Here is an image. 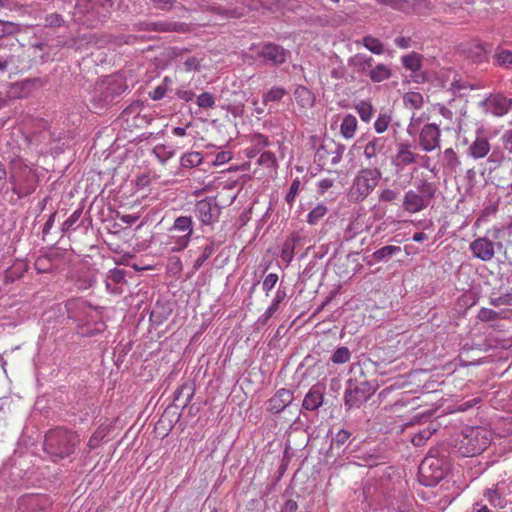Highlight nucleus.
<instances>
[{
  "label": "nucleus",
  "mask_w": 512,
  "mask_h": 512,
  "mask_svg": "<svg viewBox=\"0 0 512 512\" xmlns=\"http://www.w3.org/2000/svg\"><path fill=\"white\" fill-rule=\"evenodd\" d=\"M356 110H357L361 120L364 122H369L374 113V108H373L372 104L367 101H360L356 105Z\"/></svg>",
  "instance_id": "44"
},
{
  "label": "nucleus",
  "mask_w": 512,
  "mask_h": 512,
  "mask_svg": "<svg viewBox=\"0 0 512 512\" xmlns=\"http://www.w3.org/2000/svg\"><path fill=\"white\" fill-rule=\"evenodd\" d=\"M328 212L326 205L320 203L314 207L307 215V223L316 225Z\"/></svg>",
  "instance_id": "40"
},
{
  "label": "nucleus",
  "mask_w": 512,
  "mask_h": 512,
  "mask_svg": "<svg viewBox=\"0 0 512 512\" xmlns=\"http://www.w3.org/2000/svg\"><path fill=\"white\" fill-rule=\"evenodd\" d=\"M401 252L400 246H394V245H387L384 247H381L377 249L373 254L372 257L377 262L387 260L388 258L392 257L393 255H396Z\"/></svg>",
  "instance_id": "35"
},
{
  "label": "nucleus",
  "mask_w": 512,
  "mask_h": 512,
  "mask_svg": "<svg viewBox=\"0 0 512 512\" xmlns=\"http://www.w3.org/2000/svg\"><path fill=\"white\" fill-rule=\"evenodd\" d=\"M89 43L90 37H87L86 35L79 36V37H72L68 40H66L63 43V47L72 48L75 50L81 49L83 42Z\"/></svg>",
  "instance_id": "50"
},
{
  "label": "nucleus",
  "mask_w": 512,
  "mask_h": 512,
  "mask_svg": "<svg viewBox=\"0 0 512 512\" xmlns=\"http://www.w3.org/2000/svg\"><path fill=\"white\" fill-rule=\"evenodd\" d=\"M299 239L298 235L293 234L285 240L281 250V258L283 261L290 263L293 260L294 250Z\"/></svg>",
  "instance_id": "28"
},
{
  "label": "nucleus",
  "mask_w": 512,
  "mask_h": 512,
  "mask_svg": "<svg viewBox=\"0 0 512 512\" xmlns=\"http://www.w3.org/2000/svg\"><path fill=\"white\" fill-rule=\"evenodd\" d=\"M112 6L111 0H77L76 10L87 17L86 21L99 22L106 18Z\"/></svg>",
  "instance_id": "8"
},
{
  "label": "nucleus",
  "mask_w": 512,
  "mask_h": 512,
  "mask_svg": "<svg viewBox=\"0 0 512 512\" xmlns=\"http://www.w3.org/2000/svg\"><path fill=\"white\" fill-rule=\"evenodd\" d=\"M105 436H106V433L104 430H101V429L96 430L88 440L87 445H88L89 449L93 450V449L97 448L100 445V443L102 442V440L105 438Z\"/></svg>",
  "instance_id": "54"
},
{
  "label": "nucleus",
  "mask_w": 512,
  "mask_h": 512,
  "mask_svg": "<svg viewBox=\"0 0 512 512\" xmlns=\"http://www.w3.org/2000/svg\"><path fill=\"white\" fill-rule=\"evenodd\" d=\"M297 509H298L297 502L292 499H289V500L285 501L280 512H296Z\"/></svg>",
  "instance_id": "64"
},
{
  "label": "nucleus",
  "mask_w": 512,
  "mask_h": 512,
  "mask_svg": "<svg viewBox=\"0 0 512 512\" xmlns=\"http://www.w3.org/2000/svg\"><path fill=\"white\" fill-rule=\"evenodd\" d=\"M128 88L125 80L116 75H110L98 81L91 92V103L94 109L102 110L118 101V98Z\"/></svg>",
  "instance_id": "2"
},
{
  "label": "nucleus",
  "mask_w": 512,
  "mask_h": 512,
  "mask_svg": "<svg viewBox=\"0 0 512 512\" xmlns=\"http://www.w3.org/2000/svg\"><path fill=\"white\" fill-rule=\"evenodd\" d=\"M215 104L214 96L209 92H203L197 97V105L200 108H212Z\"/></svg>",
  "instance_id": "49"
},
{
  "label": "nucleus",
  "mask_w": 512,
  "mask_h": 512,
  "mask_svg": "<svg viewBox=\"0 0 512 512\" xmlns=\"http://www.w3.org/2000/svg\"><path fill=\"white\" fill-rule=\"evenodd\" d=\"M63 23V18L58 13H52L45 17V25L47 27H59Z\"/></svg>",
  "instance_id": "58"
},
{
  "label": "nucleus",
  "mask_w": 512,
  "mask_h": 512,
  "mask_svg": "<svg viewBox=\"0 0 512 512\" xmlns=\"http://www.w3.org/2000/svg\"><path fill=\"white\" fill-rule=\"evenodd\" d=\"M483 496L487 499L489 504L495 508L504 509L507 505L506 499L497 489L488 488L484 491Z\"/></svg>",
  "instance_id": "33"
},
{
  "label": "nucleus",
  "mask_w": 512,
  "mask_h": 512,
  "mask_svg": "<svg viewBox=\"0 0 512 512\" xmlns=\"http://www.w3.org/2000/svg\"><path fill=\"white\" fill-rule=\"evenodd\" d=\"M374 59L366 54L358 53L348 59V65L361 75H368Z\"/></svg>",
  "instance_id": "22"
},
{
  "label": "nucleus",
  "mask_w": 512,
  "mask_h": 512,
  "mask_svg": "<svg viewBox=\"0 0 512 512\" xmlns=\"http://www.w3.org/2000/svg\"><path fill=\"white\" fill-rule=\"evenodd\" d=\"M278 282V275L276 273L268 274L262 283V288L266 292V295L275 287Z\"/></svg>",
  "instance_id": "55"
},
{
  "label": "nucleus",
  "mask_w": 512,
  "mask_h": 512,
  "mask_svg": "<svg viewBox=\"0 0 512 512\" xmlns=\"http://www.w3.org/2000/svg\"><path fill=\"white\" fill-rule=\"evenodd\" d=\"M362 44L373 54L381 55L384 53L383 43L378 38H375L371 35L364 36L362 39Z\"/></svg>",
  "instance_id": "39"
},
{
  "label": "nucleus",
  "mask_w": 512,
  "mask_h": 512,
  "mask_svg": "<svg viewBox=\"0 0 512 512\" xmlns=\"http://www.w3.org/2000/svg\"><path fill=\"white\" fill-rule=\"evenodd\" d=\"M287 94L286 90L282 87H272L263 95V102H277L280 101Z\"/></svg>",
  "instance_id": "45"
},
{
  "label": "nucleus",
  "mask_w": 512,
  "mask_h": 512,
  "mask_svg": "<svg viewBox=\"0 0 512 512\" xmlns=\"http://www.w3.org/2000/svg\"><path fill=\"white\" fill-rule=\"evenodd\" d=\"M287 297L286 288L285 287H279L276 291V294L272 300V303L270 306L266 309L264 314H262L258 320L257 323L261 325H266L270 318L275 314V312L279 309L280 303H282L285 298Z\"/></svg>",
  "instance_id": "23"
},
{
  "label": "nucleus",
  "mask_w": 512,
  "mask_h": 512,
  "mask_svg": "<svg viewBox=\"0 0 512 512\" xmlns=\"http://www.w3.org/2000/svg\"><path fill=\"white\" fill-rule=\"evenodd\" d=\"M186 71H198L200 68V61L196 57H190L184 62Z\"/></svg>",
  "instance_id": "63"
},
{
  "label": "nucleus",
  "mask_w": 512,
  "mask_h": 512,
  "mask_svg": "<svg viewBox=\"0 0 512 512\" xmlns=\"http://www.w3.org/2000/svg\"><path fill=\"white\" fill-rule=\"evenodd\" d=\"M22 30L21 25L11 21L0 20V40H12L10 36L20 33Z\"/></svg>",
  "instance_id": "29"
},
{
  "label": "nucleus",
  "mask_w": 512,
  "mask_h": 512,
  "mask_svg": "<svg viewBox=\"0 0 512 512\" xmlns=\"http://www.w3.org/2000/svg\"><path fill=\"white\" fill-rule=\"evenodd\" d=\"M496 65L504 69H512V51L498 47L493 56Z\"/></svg>",
  "instance_id": "31"
},
{
  "label": "nucleus",
  "mask_w": 512,
  "mask_h": 512,
  "mask_svg": "<svg viewBox=\"0 0 512 512\" xmlns=\"http://www.w3.org/2000/svg\"><path fill=\"white\" fill-rule=\"evenodd\" d=\"M172 232H180L182 235L176 239V246L172 248L173 251H181L185 249L193 234V221L190 216H180L174 220L172 227L169 229Z\"/></svg>",
  "instance_id": "12"
},
{
  "label": "nucleus",
  "mask_w": 512,
  "mask_h": 512,
  "mask_svg": "<svg viewBox=\"0 0 512 512\" xmlns=\"http://www.w3.org/2000/svg\"><path fill=\"white\" fill-rule=\"evenodd\" d=\"M385 139L383 137H374L364 148V156L367 159L375 158L376 155L384 149Z\"/></svg>",
  "instance_id": "30"
},
{
  "label": "nucleus",
  "mask_w": 512,
  "mask_h": 512,
  "mask_svg": "<svg viewBox=\"0 0 512 512\" xmlns=\"http://www.w3.org/2000/svg\"><path fill=\"white\" fill-rule=\"evenodd\" d=\"M357 128V119L355 116L348 114L346 115L340 125V132L346 139H350L354 136Z\"/></svg>",
  "instance_id": "32"
},
{
  "label": "nucleus",
  "mask_w": 512,
  "mask_h": 512,
  "mask_svg": "<svg viewBox=\"0 0 512 512\" xmlns=\"http://www.w3.org/2000/svg\"><path fill=\"white\" fill-rule=\"evenodd\" d=\"M193 212L202 225L211 226L218 222L221 215V206L216 198L206 197L196 202Z\"/></svg>",
  "instance_id": "10"
},
{
  "label": "nucleus",
  "mask_w": 512,
  "mask_h": 512,
  "mask_svg": "<svg viewBox=\"0 0 512 512\" xmlns=\"http://www.w3.org/2000/svg\"><path fill=\"white\" fill-rule=\"evenodd\" d=\"M496 247L501 249L503 245L501 242H493L487 236L479 237L469 245L472 255L483 262H489L494 258Z\"/></svg>",
  "instance_id": "13"
},
{
  "label": "nucleus",
  "mask_w": 512,
  "mask_h": 512,
  "mask_svg": "<svg viewBox=\"0 0 512 512\" xmlns=\"http://www.w3.org/2000/svg\"><path fill=\"white\" fill-rule=\"evenodd\" d=\"M325 386L314 384L305 394L302 401V410L316 411L324 404Z\"/></svg>",
  "instance_id": "18"
},
{
  "label": "nucleus",
  "mask_w": 512,
  "mask_h": 512,
  "mask_svg": "<svg viewBox=\"0 0 512 512\" xmlns=\"http://www.w3.org/2000/svg\"><path fill=\"white\" fill-rule=\"evenodd\" d=\"M21 47L17 39L0 40V74L17 69L20 64Z\"/></svg>",
  "instance_id": "9"
},
{
  "label": "nucleus",
  "mask_w": 512,
  "mask_h": 512,
  "mask_svg": "<svg viewBox=\"0 0 512 512\" xmlns=\"http://www.w3.org/2000/svg\"><path fill=\"white\" fill-rule=\"evenodd\" d=\"M392 77V70L386 64L380 63L372 66L369 78L374 83H379Z\"/></svg>",
  "instance_id": "27"
},
{
  "label": "nucleus",
  "mask_w": 512,
  "mask_h": 512,
  "mask_svg": "<svg viewBox=\"0 0 512 512\" xmlns=\"http://www.w3.org/2000/svg\"><path fill=\"white\" fill-rule=\"evenodd\" d=\"M80 443L79 435L67 428L56 427L49 430L44 439V451L53 462L71 456Z\"/></svg>",
  "instance_id": "1"
},
{
  "label": "nucleus",
  "mask_w": 512,
  "mask_h": 512,
  "mask_svg": "<svg viewBox=\"0 0 512 512\" xmlns=\"http://www.w3.org/2000/svg\"><path fill=\"white\" fill-rule=\"evenodd\" d=\"M126 270L113 268L109 270L105 279V286L109 293L119 295L123 293V284L125 283Z\"/></svg>",
  "instance_id": "20"
},
{
  "label": "nucleus",
  "mask_w": 512,
  "mask_h": 512,
  "mask_svg": "<svg viewBox=\"0 0 512 512\" xmlns=\"http://www.w3.org/2000/svg\"><path fill=\"white\" fill-rule=\"evenodd\" d=\"M293 401L294 392L287 388H280L266 401V410L272 414H279Z\"/></svg>",
  "instance_id": "16"
},
{
  "label": "nucleus",
  "mask_w": 512,
  "mask_h": 512,
  "mask_svg": "<svg viewBox=\"0 0 512 512\" xmlns=\"http://www.w3.org/2000/svg\"><path fill=\"white\" fill-rule=\"evenodd\" d=\"M378 3L390 6L395 10H405L408 3L405 0H376Z\"/></svg>",
  "instance_id": "57"
},
{
  "label": "nucleus",
  "mask_w": 512,
  "mask_h": 512,
  "mask_svg": "<svg viewBox=\"0 0 512 512\" xmlns=\"http://www.w3.org/2000/svg\"><path fill=\"white\" fill-rule=\"evenodd\" d=\"M82 215V208L76 209L62 224V232L67 233L76 230L79 225L77 224Z\"/></svg>",
  "instance_id": "42"
},
{
  "label": "nucleus",
  "mask_w": 512,
  "mask_h": 512,
  "mask_svg": "<svg viewBox=\"0 0 512 512\" xmlns=\"http://www.w3.org/2000/svg\"><path fill=\"white\" fill-rule=\"evenodd\" d=\"M296 102L303 108L312 107L315 103V96L310 89L299 85L294 91Z\"/></svg>",
  "instance_id": "25"
},
{
  "label": "nucleus",
  "mask_w": 512,
  "mask_h": 512,
  "mask_svg": "<svg viewBox=\"0 0 512 512\" xmlns=\"http://www.w3.org/2000/svg\"><path fill=\"white\" fill-rule=\"evenodd\" d=\"M437 192V185L425 178L417 179L414 182V189L406 191L402 207L410 213L415 214L426 209L434 200Z\"/></svg>",
  "instance_id": "3"
},
{
  "label": "nucleus",
  "mask_w": 512,
  "mask_h": 512,
  "mask_svg": "<svg viewBox=\"0 0 512 512\" xmlns=\"http://www.w3.org/2000/svg\"><path fill=\"white\" fill-rule=\"evenodd\" d=\"M381 176V171L378 168L360 169L348 189V201L353 204H358L367 199L378 186Z\"/></svg>",
  "instance_id": "4"
},
{
  "label": "nucleus",
  "mask_w": 512,
  "mask_h": 512,
  "mask_svg": "<svg viewBox=\"0 0 512 512\" xmlns=\"http://www.w3.org/2000/svg\"><path fill=\"white\" fill-rule=\"evenodd\" d=\"M403 100L414 109H419L423 105V97L419 92H408L404 95Z\"/></svg>",
  "instance_id": "47"
},
{
  "label": "nucleus",
  "mask_w": 512,
  "mask_h": 512,
  "mask_svg": "<svg viewBox=\"0 0 512 512\" xmlns=\"http://www.w3.org/2000/svg\"><path fill=\"white\" fill-rule=\"evenodd\" d=\"M334 185V180L330 178H324L321 179L317 186H318V193L324 194L326 191H328L331 187Z\"/></svg>",
  "instance_id": "61"
},
{
  "label": "nucleus",
  "mask_w": 512,
  "mask_h": 512,
  "mask_svg": "<svg viewBox=\"0 0 512 512\" xmlns=\"http://www.w3.org/2000/svg\"><path fill=\"white\" fill-rule=\"evenodd\" d=\"M499 317V312L489 309L481 308L478 312L477 318L482 322H490Z\"/></svg>",
  "instance_id": "51"
},
{
  "label": "nucleus",
  "mask_w": 512,
  "mask_h": 512,
  "mask_svg": "<svg viewBox=\"0 0 512 512\" xmlns=\"http://www.w3.org/2000/svg\"><path fill=\"white\" fill-rule=\"evenodd\" d=\"M397 152L391 159V164L397 171H402L405 167L415 164L418 155L411 151V144L408 142H399L396 144Z\"/></svg>",
  "instance_id": "17"
},
{
  "label": "nucleus",
  "mask_w": 512,
  "mask_h": 512,
  "mask_svg": "<svg viewBox=\"0 0 512 512\" xmlns=\"http://www.w3.org/2000/svg\"><path fill=\"white\" fill-rule=\"evenodd\" d=\"M232 159V154L229 151H221L216 155L213 164L218 166L227 163Z\"/></svg>",
  "instance_id": "60"
},
{
  "label": "nucleus",
  "mask_w": 512,
  "mask_h": 512,
  "mask_svg": "<svg viewBox=\"0 0 512 512\" xmlns=\"http://www.w3.org/2000/svg\"><path fill=\"white\" fill-rule=\"evenodd\" d=\"M169 84H172V79L164 77L162 83L149 92V97L154 101L161 100L166 95Z\"/></svg>",
  "instance_id": "43"
},
{
  "label": "nucleus",
  "mask_w": 512,
  "mask_h": 512,
  "mask_svg": "<svg viewBox=\"0 0 512 512\" xmlns=\"http://www.w3.org/2000/svg\"><path fill=\"white\" fill-rule=\"evenodd\" d=\"M351 437V433L348 430L340 429L335 436L331 440L330 448L327 452L328 456H340V452L336 454L334 451L339 450L343 445H345Z\"/></svg>",
  "instance_id": "26"
},
{
  "label": "nucleus",
  "mask_w": 512,
  "mask_h": 512,
  "mask_svg": "<svg viewBox=\"0 0 512 512\" xmlns=\"http://www.w3.org/2000/svg\"><path fill=\"white\" fill-rule=\"evenodd\" d=\"M249 50L255 53V60L267 67H279L291 56L290 50L273 42L252 44Z\"/></svg>",
  "instance_id": "6"
},
{
  "label": "nucleus",
  "mask_w": 512,
  "mask_h": 512,
  "mask_svg": "<svg viewBox=\"0 0 512 512\" xmlns=\"http://www.w3.org/2000/svg\"><path fill=\"white\" fill-rule=\"evenodd\" d=\"M195 394V386L191 382H185L180 385L174 392V405L181 406L184 409L192 400Z\"/></svg>",
  "instance_id": "21"
},
{
  "label": "nucleus",
  "mask_w": 512,
  "mask_h": 512,
  "mask_svg": "<svg viewBox=\"0 0 512 512\" xmlns=\"http://www.w3.org/2000/svg\"><path fill=\"white\" fill-rule=\"evenodd\" d=\"M431 435L432 433L429 430L420 431L413 435L411 441L415 446H421Z\"/></svg>",
  "instance_id": "59"
},
{
  "label": "nucleus",
  "mask_w": 512,
  "mask_h": 512,
  "mask_svg": "<svg viewBox=\"0 0 512 512\" xmlns=\"http://www.w3.org/2000/svg\"><path fill=\"white\" fill-rule=\"evenodd\" d=\"M345 149L346 146L344 144L333 139L324 140L315 153V161L321 165L330 162L331 165L335 166L340 163Z\"/></svg>",
  "instance_id": "11"
},
{
  "label": "nucleus",
  "mask_w": 512,
  "mask_h": 512,
  "mask_svg": "<svg viewBox=\"0 0 512 512\" xmlns=\"http://www.w3.org/2000/svg\"><path fill=\"white\" fill-rule=\"evenodd\" d=\"M398 196L399 192L397 190L385 188L379 194V201L384 203H392L398 198Z\"/></svg>",
  "instance_id": "53"
},
{
  "label": "nucleus",
  "mask_w": 512,
  "mask_h": 512,
  "mask_svg": "<svg viewBox=\"0 0 512 512\" xmlns=\"http://www.w3.org/2000/svg\"><path fill=\"white\" fill-rule=\"evenodd\" d=\"M489 302L494 307H499L503 305L510 306L512 305V292L503 294L499 297H491Z\"/></svg>",
  "instance_id": "52"
},
{
  "label": "nucleus",
  "mask_w": 512,
  "mask_h": 512,
  "mask_svg": "<svg viewBox=\"0 0 512 512\" xmlns=\"http://www.w3.org/2000/svg\"><path fill=\"white\" fill-rule=\"evenodd\" d=\"M490 143L484 137H477L468 148V155L473 159H482L488 155L490 151Z\"/></svg>",
  "instance_id": "24"
},
{
  "label": "nucleus",
  "mask_w": 512,
  "mask_h": 512,
  "mask_svg": "<svg viewBox=\"0 0 512 512\" xmlns=\"http://www.w3.org/2000/svg\"><path fill=\"white\" fill-rule=\"evenodd\" d=\"M480 107L494 116H503L507 114L506 97L502 94H490L480 102Z\"/></svg>",
  "instance_id": "19"
},
{
  "label": "nucleus",
  "mask_w": 512,
  "mask_h": 512,
  "mask_svg": "<svg viewBox=\"0 0 512 512\" xmlns=\"http://www.w3.org/2000/svg\"><path fill=\"white\" fill-rule=\"evenodd\" d=\"M203 161L202 154L200 152L192 151L185 153L180 159V165L183 168H193L200 165Z\"/></svg>",
  "instance_id": "38"
},
{
  "label": "nucleus",
  "mask_w": 512,
  "mask_h": 512,
  "mask_svg": "<svg viewBox=\"0 0 512 512\" xmlns=\"http://www.w3.org/2000/svg\"><path fill=\"white\" fill-rule=\"evenodd\" d=\"M419 133V145L425 152H431L440 145L441 131L434 123L425 124Z\"/></svg>",
  "instance_id": "15"
},
{
  "label": "nucleus",
  "mask_w": 512,
  "mask_h": 512,
  "mask_svg": "<svg viewBox=\"0 0 512 512\" xmlns=\"http://www.w3.org/2000/svg\"><path fill=\"white\" fill-rule=\"evenodd\" d=\"M217 244L214 240H210L209 243L203 248L201 255L195 260L193 264V270L198 271L206 260H208L215 252Z\"/></svg>",
  "instance_id": "34"
},
{
  "label": "nucleus",
  "mask_w": 512,
  "mask_h": 512,
  "mask_svg": "<svg viewBox=\"0 0 512 512\" xmlns=\"http://www.w3.org/2000/svg\"><path fill=\"white\" fill-rule=\"evenodd\" d=\"M423 121V117H416L415 114L412 115L411 119H410V123L407 127V133L410 135V136H414L416 135L420 130L418 129L419 128V125L422 123Z\"/></svg>",
  "instance_id": "56"
},
{
  "label": "nucleus",
  "mask_w": 512,
  "mask_h": 512,
  "mask_svg": "<svg viewBox=\"0 0 512 512\" xmlns=\"http://www.w3.org/2000/svg\"><path fill=\"white\" fill-rule=\"evenodd\" d=\"M419 482L426 487L436 486L446 474L442 462L438 458L428 455L419 465Z\"/></svg>",
  "instance_id": "7"
},
{
  "label": "nucleus",
  "mask_w": 512,
  "mask_h": 512,
  "mask_svg": "<svg viewBox=\"0 0 512 512\" xmlns=\"http://www.w3.org/2000/svg\"><path fill=\"white\" fill-rule=\"evenodd\" d=\"M421 58L422 57L420 54H418L416 52H412L408 55L402 56L401 61H402L403 66L407 70L416 72L421 69V66H422Z\"/></svg>",
  "instance_id": "37"
},
{
  "label": "nucleus",
  "mask_w": 512,
  "mask_h": 512,
  "mask_svg": "<svg viewBox=\"0 0 512 512\" xmlns=\"http://www.w3.org/2000/svg\"><path fill=\"white\" fill-rule=\"evenodd\" d=\"M300 186H301V182L299 180V178H295L292 183H291V186L289 188V191L287 192L286 196H285V201L287 202V204L291 207L294 203V200L300 190Z\"/></svg>",
  "instance_id": "48"
},
{
  "label": "nucleus",
  "mask_w": 512,
  "mask_h": 512,
  "mask_svg": "<svg viewBox=\"0 0 512 512\" xmlns=\"http://www.w3.org/2000/svg\"><path fill=\"white\" fill-rule=\"evenodd\" d=\"M137 31H154V32H178L186 33L189 31V25L183 22H169V21H157V22H139L135 24Z\"/></svg>",
  "instance_id": "14"
},
{
  "label": "nucleus",
  "mask_w": 512,
  "mask_h": 512,
  "mask_svg": "<svg viewBox=\"0 0 512 512\" xmlns=\"http://www.w3.org/2000/svg\"><path fill=\"white\" fill-rule=\"evenodd\" d=\"M442 164L443 167L448 169L450 172L455 171V169L460 165V160L452 148H448L443 152Z\"/></svg>",
  "instance_id": "36"
},
{
  "label": "nucleus",
  "mask_w": 512,
  "mask_h": 512,
  "mask_svg": "<svg viewBox=\"0 0 512 512\" xmlns=\"http://www.w3.org/2000/svg\"><path fill=\"white\" fill-rule=\"evenodd\" d=\"M392 117L388 113H380L374 123V129L378 134L384 133L391 124Z\"/></svg>",
  "instance_id": "46"
},
{
  "label": "nucleus",
  "mask_w": 512,
  "mask_h": 512,
  "mask_svg": "<svg viewBox=\"0 0 512 512\" xmlns=\"http://www.w3.org/2000/svg\"><path fill=\"white\" fill-rule=\"evenodd\" d=\"M351 359V352L348 347H338L330 357V361L333 364H344L349 362Z\"/></svg>",
  "instance_id": "41"
},
{
  "label": "nucleus",
  "mask_w": 512,
  "mask_h": 512,
  "mask_svg": "<svg viewBox=\"0 0 512 512\" xmlns=\"http://www.w3.org/2000/svg\"><path fill=\"white\" fill-rule=\"evenodd\" d=\"M504 148L509 151L510 154H512V128L509 130H506L504 134L501 137Z\"/></svg>",
  "instance_id": "62"
},
{
  "label": "nucleus",
  "mask_w": 512,
  "mask_h": 512,
  "mask_svg": "<svg viewBox=\"0 0 512 512\" xmlns=\"http://www.w3.org/2000/svg\"><path fill=\"white\" fill-rule=\"evenodd\" d=\"M377 390V385L367 380L364 376L350 378L346 382L344 392V404L347 410L359 408L368 401Z\"/></svg>",
  "instance_id": "5"
}]
</instances>
